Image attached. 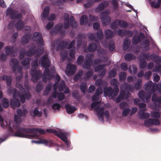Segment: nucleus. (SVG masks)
<instances>
[{"instance_id":"obj_1","label":"nucleus","mask_w":161,"mask_h":161,"mask_svg":"<svg viewBox=\"0 0 161 161\" xmlns=\"http://www.w3.org/2000/svg\"><path fill=\"white\" fill-rule=\"evenodd\" d=\"M15 123L12 121H9L8 123L4 121L3 119L0 116V122L1 126L3 128L6 127L9 131L13 132H15V136L25 137L27 138H37L38 135V133L43 134L47 132L48 133H55V135L58 136L62 141H64L66 145L69 146L70 142L67 140L66 137L67 133L61 130L56 131L54 130L51 129H47L46 130L39 128L31 129H19V124L21 122L20 117L16 115H14Z\"/></svg>"},{"instance_id":"obj_2","label":"nucleus","mask_w":161,"mask_h":161,"mask_svg":"<svg viewBox=\"0 0 161 161\" xmlns=\"http://www.w3.org/2000/svg\"><path fill=\"white\" fill-rule=\"evenodd\" d=\"M20 89L22 92L21 94L16 92V90H14V94L13 95V97L14 100H12L11 103V105L13 108H15L16 107H19L20 105V103L19 101L17 99V96H19L20 100L22 103L25 102V97L26 99H28L31 97L30 93L28 92L25 93V90L21 85Z\"/></svg>"},{"instance_id":"obj_3","label":"nucleus","mask_w":161,"mask_h":161,"mask_svg":"<svg viewBox=\"0 0 161 161\" xmlns=\"http://www.w3.org/2000/svg\"><path fill=\"white\" fill-rule=\"evenodd\" d=\"M104 106V104L99 102H93L91 105V108L96 111L97 113L99 119L101 121L103 120V118L104 116L108 118V111L103 112Z\"/></svg>"},{"instance_id":"obj_4","label":"nucleus","mask_w":161,"mask_h":161,"mask_svg":"<svg viewBox=\"0 0 161 161\" xmlns=\"http://www.w3.org/2000/svg\"><path fill=\"white\" fill-rule=\"evenodd\" d=\"M40 63H41L42 66L46 67L45 69L44 76L43 78V81L45 82H46V78H47L48 79H49L51 78V77L50 73L47 68V67L49 66L50 65V61L46 56H44L41 59L40 61Z\"/></svg>"},{"instance_id":"obj_5","label":"nucleus","mask_w":161,"mask_h":161,"mask_svg":"<svg viewBox=\"0 0 161 161\" xmlns=\"http://www.w3.org/2000/svg\"><path fill=\"white\" fill-rule=\"evenodd\" d=\"M33 39L34 41H37V43L38 46L40 47L41 48V49L37 50V53L36 52L35 53L40 54L43 51V48L42 47L43 45V43L42 38V36L41 34L35 32L33 35Z\"/></svg>"},{"instance_id":"obj_6","label":"nucleus","mask_w":161,"mask_h":161,"mask_svg":"<svg viewBox=\"0 0 161 161\" xmlns=\"http://www.w3.org/2000/svg\"><path fill=\"white\" fill-rule=\"evenodd\" d=\"M64 23L63 25H58L56 26L55 28L54 32L55 33H57L59 32L61 30H62L63 28H67L69 26V20L68 15L67 14H64Z\"/></svg>"},{"instance_id":"obj_7","label":"nucleus","mask_w":161,"mask_h":161,"mask_svg":"<svg viewBox=\"0 0 161 161\" xmlns=\"http://www.w3.org/2000/svg\"><path fill=\"white\" fill-rule=\"evenodd\" d=\"M60 80V77L58 75H57L56 80V81L55 84L53 85V89L54 90V92L52 94V96L54 98H58V100L59 101L62 100L64 98V95L62 93H61L59 94H56L57 87L56 85L57 84V82L59 81Z\"/></svg>"},{"instance_id":"obj_8","label":"nucleus","mask_w":161,"mask_h":161,"mask_svg":"<svg viewBox=\"0 0 161 161\" xmlns=\"http://www.w3.org/2000/svg\"><path fill=\"white\" fill-rule=\"evenodd\" d=\"M119 88L116 87L114 91H112L111 87H109L105 88L104 89V95L105 97L108 96L109 97H111L114 98L118 94Z\"/></svg>"},{"instance_id":"obj_9","label":"nucleus","mask_w":161,"mask_h":161,"mask_svg":"<svg viewBox=\"0 0 161 161\" xmlns=\"http://www.w3.org/2000/svg\"><path fill=\"white\" fill-rule=\"evenodd\" d=\"M158 86L156 84H153L152 81H148L145 85V88L146 90L150 89H151L152 92L155 91L157 89L158 92H161V84L160 86V88L158 89Z\"/></svg>"},{"instance_id":"obj_10","label":"nucleus","mask_w":161,"mask_h":161,"mask_svg":"<svg viewBox=\"0 0 161 161\" xmlns=\"http://www.w3.org/2000/svg\"><path fill=\"white\" fill-rule=\"evenodd\" d=\"M138 96L143 101L147 102L150 100L151 94L150 93H148L147 94H144L143 91H141L138 93Z\"/></svg>"},{"instance_id":"obj_11","label":"nucleus","mask_w":161,"mask_h":161,"mask_svg":"<svg viewBox=\"0 0 161 161\" xmlns=\"http://www.w3.org/2000/svg\"><path fill=\"white\" fill-rule=\"evenodd\" d=\"M31 142L32 143H34L38 144H43L48 146H50L52 143L51 140L47 141L41 138H39L38 140H32Z\"/></svg>"},{"instance_id":"obj_12","label":"nucleus","mask_w":161,"mask_h":161,"mask_svg":"<svg viewBox=\"0 0 161 161\" xmlns=\"http://www.w3.org/2000/svg\"><path fill=\"white\" fill-rule=\"evenodd\" d=\"M76 69V67L75 66L70 64H68L67 65L65 72L67 75H69L73 74Z\"/></svg>"},{"instance_id":"obj_13","label":"nucleus","mask_w":161,"mask_h":161,"mask_svg":"<svg viewBox=\"0 0 161 161\" xmlns=\"http://www.w3.org/2000/svg\"><path fill=\"white\" fill-rule=\"evenodd\" d=\"M7 14H9L11 18L13 19H20L21 18V14L16 15V13L14 11L11 9H8L7 11Z\"/></svg>"},{"instance_id":"obj_14","label":"nucleus","mask_w":161,"mask_h":161,"mask_svg":"<svg viewBox=\"0 0 161 161\" xmlns=\"http://www.w3.org/2000/svg\"><path fill=\"white\" fill-rule=\"evenodd\" d=\"M152 100L155 104V106L154 108L152 107L154 109H156L161 104V97H158L155 94H153Z\"/></svg>"},{"instance_id":"obj_15","label":"nucleus","mask_w":161,"mask_h":161,"mask_svg":"<svg viewBox=\"0 0 161 161\" xmlns=\"http://www.w3.org/2000/svg\"><path fill=\"white\" fill-rule=\"evenodd\" d=\"M159 124V121L157 119H149L145 121L144 124L147 126L151 125H158Z\"/></svg>"},{"instance_id":"obj_16","label":"nucleus","mask_w":161,"mask_h":161,"mask_svg":"<svg viewBox=\"0 0 161 161\" xmlns=\"http://www.w3.org/2000/svg\"><path fill=\"white\" fill-rule=\"evenodd\" d=\"M60 85L58 88L59 91H63L65 93H68L69 92L68 89L65 86L64 81L61 82Z\"/></svg>"},{"instance_id":"obj_17","label":"nucleus","mask_w":161,"mask_h":161,"mask_svg":"<svg viewBox=\"0 0 161 161\" xmlns=\"http://www.w3.org/2000/svg\"><path fill=\"white\" fill-rule=\"evenodd\" d=\"M65 108L67 113L69 114H72L76 110L74 106H71L69 104L65 105Z\"/></svg>"},{"instance_id":"obj_18","label":"nucleus","mask_w":161,"mask_h":161,"mask_svg":"<svg viewBox=\"0 0 161 161\" xmlns=\"http://www.w3.org/2000/svg\"><path fill=\"white\" fill-rule=\"evenodd\" d=\"M103 92L102 89L100 88L98 89L96 91V95L93 96L92 97V100L93 101H96L99 100L98 95L101 94Z\"/></svg>"},{"instance_id":"obj_19","label":"nucleus","mask_w":161,"mask_h":161,"mask_svg":"<svg viewBox=\"0 0 161 161\" xmlns=\"http://www.w3.org/2000/svg\"><path fill=\"white\" fill-rule=\"evenodd\" d=\"M138 114L139 117L142 119H146L150 116L149 114L145 113L143 110H141L138 112Z\"/></svg>"},{"instance_id":"obj_20","label":"nucleus","mask_w":161,"mask_h":161,"mask_svg":"<svg viewBox=\"0 0 161 161\" xmlns=\"http://www.w3.org/2000/svg\"><path fill=\"white\" fill-rule=\"evenodd\" d=\"M121 92L120 93L119 96L118 97L116 100V102L117 103L119 102L120 99L122 98H126L127 97H129L130 96V94L129 93H127V95H126L125 92Z\"/></svg>"},{"instance_id":"obj_21","label":"nucleus","mask_w":161,"mask_h":161,"mask_svg":"<svg viewBox=\"0 0 161 161\" xmlns=\"http://www.w3.org/2000/svg\"><path fill=\"white\" fill-rule=\"evenodd\" d=\"M108 5V3L106 2H103L99 5V6L96 9L97 11H99L103 9Z\"/></svg>"},{"instance_id":"obj_22","label":"nucleus","mask_w":161,"mask_h":161,"mask_svg":"<svg viewBox=\"0 0 161 161\" xmlns=\"http://www.w3.org/2000/svg\"><path fill=\"white\" fill-rule=\"evenodd\" d=\"M95 70L96 71H100V72H102V75H103L105 74V73L106 72L104 67L103 65H99L97 67L95 68Z\"/></svg>"},{"instance_id":"obj_23","label":"nucleus","mask_w":161,"mask_h":161,"mask_svg":"<svg viewBox=\"0 0 161 161\" xmlns=\"http://www.w3.org/2000/svg\"><path fill=\"white\" fill-rule=\"evenodd\" d=\"M10 64L13 67V69H14L17 67L18 65V62L17 60L15 58L12 59L11 61Z\"/></svg>"},{"instance_id":"obj_24","label":"nucleus","mask_w":161,"mask_h":161,"mask_svg":"<svg viewBox=\"0 0 161 161\" xmlns=\"http://www.w3.org/2000/svg\"><path fill=\"white\" fill-rule=\"evenodd\" d=\"M49 8L48 7H46L44 8L43 12L42 14L43 18H45L47 17L49 13Z\"/></svg>"},{"instance_id":"obj_25","label":"nucleus","mask_w":161,"mask_h":161,"mask_svg":"<svg viewBox=\"0 0 161 161\" xmlns=\"http://www.w3.org/2000/svg\"><path fill=\"white\" fill-rule=\"evenodd\" d=\"M130 43V41L128 39H126L125 40L123 44V48L125 50L127 48Z\"/></svg>"},{"instance_id":"obj_26","label":"nucleus","mask_w":161,"mask_h":161,"mask_svg":"<svg viewBox=\"0 0 161 161\" xmlns=\"http://www.w3.org/2000/svg\"><path fill=\"white\" fill-rule=\"evenodd\" d=\"M151 115L152 117L155 118H158L160 117V113L157 112L153 111L151 112Z\"/></svg>"},{"instance_id":"obj_27","label":"nucleus","mask_w":161,"mask_h":161,"mask_svg":"<svg viewBox=\"0 0 161 161\" xmlns=\"http://www.w3.org/2000/svg\"><path fill=\"white\" fill-rule=\"evenodd\" d=\"M118 34L119 35L122 36L124 34H126L127 36H131L132 35V32L130 31H127L125 32L124 34L123 33V31L121 30H119L118 31Z\"/></svg>"},{"instance_id":"obj_28","label":"nucleus","mask_w":161,"mask_h":161,"mask_svg":"<svg viewBox=\"0 0 161 161\" xmlns=\"http://www.w3.org/2000/svg\"><path fill=\"white\" fill-rule=\"evenodd\" d=\"M105 34L107 38H109L113 36V33L110 30H107L105 32Z\"/></svg>"},{"instance_id":"obj_29","label":"nucleus","mask_w":161,"mask_h":161,"mask_svg":"<svg viewBox=\"0 0 161 161\" xmlns=\"http://www.w3.org/2000/svg\"><path fill=\"white\" fill-rule=\"evenodd\" d=\"M32 116L37 115L38 116H41L42 114V113L41 112H39L36 108L35 109L33 112V114H31Z\"/></svg>"},{"instance_id":"obj_30","label":"nucleus","mask_w":161,"mask_h":161,"mask_svg":"<svg viewBox=\"0 0 161 161\" xmlns=\"http://www.w3.org/2000/svg\"><path fill=\"white\" fill-rule=\"evenodd\" d=\"M161 3V0H158V2L155 3V2H152L151 3V6L154 8H158L160 6V3Z\"/></svg>"},{"instance_id":"obj_31","label":"nucleus","mask_w":161,"mask_h":161,"mask_svg":"<svg viewBox=\"0 0 161 161\" xmlns=\"http://www.w3.org/2000/svg\"><path fill=\"white\" fill-rule=\"evenodd\" d=\"M119 79L121 81L124 80L126 77V74L125 72H121L119 75Z\"/></svg>"},{"instance_id":"obj_32","label":"nucleus","mask_w":161,"mask_h":161,"mask_svg":"<svg viewBox=\"0 0 161 161\" xmlns=\"http://www.w3.org/2000/svg\"><path fill=\"white\" fill-rule=\"evenodd\" d=\"M70 25L72 27H75L77 24L74 19V18L73 17H71L70 18Z\"/></svg>"},{"instance_id":"obj_33","label":"nucleus","mask_w":161,"mask_h":161,"mask_svg":"<svg viewBox=\"0 0 161 161\" xmlns=\"http://www.w3.org/2000/svg\"><path fill=\"white\" fill-rule=\"evenodd\" d=\"M117 23H118L119 25L121 27H125L127 25L126 23L123 21H120L119 22L117 21H116L115 24Z\"/></svg>"},{"instance_id":"obj_34","label":"nucleus","mask_w":161,"mask_h":161,"mask_svg":"<svg viewBox=\"0 0 161 161\" xmlns=\"http://www.w3.org/2000/svg\"><path fill=\"white\" fill-rule=\"evenodd\" d=\"M130 109L129 108H126L123 109L122 115L123 116H126L129 114Z\"/></svg>"},{"instance_id":"obj_35","label":"nucleus","mask_w":161,"mask_h":161,"mask_svg":"<svg viewBox=\"0 0 161 161\" xmlns=\"http://www.w3.org/2000/svg\"><path fill=\"white\" fill-rule=\"evenodd\" d=\"M86 15H83L81 17L80 19V24L81 25L85 24L86 22Z\"/></svg>"},{"instance_id":"obj_36","label":"nucleus","mask_w":161,"mask_h":161,"mask_svg":"<svg viewBox=\"0 0 161 161\" xmlns=\"http://www.w3.org/2000/svg\"><path fill=\"white\" fill-rule=\"evenodd\" d=\"M97 49L96 46L95 44H92L90 45L89 47V51H93Z\"/></svg>"},{"instance_id":"obj_37","label":"nucleus","mask_w":161,"mask_h":161,"mask_svg":"<svg viewBox=\"0 0 161 161\" xmlns=\"http://www.w3.org/2000/svg\"><path fill=\"white\" fill-rule=\"evenodd\" d=\"M125 59L127 60H131L134 58L133 55L130 54H126L125 56Z\"/></svg>"},{"instance_id":"obj_38","label":"nucleus","mask_w":161,"mask_h":161,"mask_svg":"<svg viewBox=\"0 0 161 161\" xmlns=\"http://www.w3.org/2000/svg\"><path fill=\"white\" fill-rule=\"evenodd\" d=\"M91 63V60L90 59L88 60L87 61H86L83 65V67L84 68H88V67L90 66Z\"/></svg>"},{"instance_id":"obj_39","label":"nucleus","mask_w":161,"mask_h":161,"mask_svg":"<svg viewBox=\"0 0 161 161\" xmlns=\"http://www.w3.org/2000/svg\"><path fill=\"white\" fill-rule=\"evenodd\" d=\"M29 40V36H25L22 38V43L25 44Z\"/></svg>"},{"instance_id":"obj_40","label":"nucleus","mask_w":161,"mask_h":161,"mask_svg":"<svg viewBox=\"0 0 161 161\" xmlns=\"http://www.w3.org/2000/svg\"><path fill=\"white\" fill-rule=\"evenodd\" d=\"M26 112V110H24L23 111L20 109H19L17 111V114L20 116H21L24 115Z\"/></svg>"},{"instance_id":"obj_41","label":"nucleus","mask_w":161,"mask_h":161,"mask_svg":"<svg viewBox=\"0 0 161 161\" xmlns=\"http://www.w3.org/2000/svg\"><path fill=\"white\" fill-rule=\"evenodd\" d=\"M67 53L65 51H63L60 53V56L63 60H64L66 57Z\"/></svg>"},{"instance_id":"obj_42","label":"nucleus","mask_w":161,"mask_h":161,"mask_svg":"<svg viewBox=\"0 0 161 161\" xmlns=\"http://www.w3.org/2000/svg\"><path fill=\"white\" fill-rule=\"evenodd\" d=\"M80 88L81 91L83 92H85L86 89V85L84 83L81 84L80 85Z\"/></svg>"},{"instance_id":"obj_43","label":"nucleus","mask_w":161,"mask_h":161,"mask_svg":"<svg viewBox=\"0 0 161 161\" xmlns=\"http://www.w3.org/2000/svg\"><path fill=\"white\" fill-rule=\"evenodd\" d=\"M60 108V105L58 103H54L52 106L54 110L59 109Z\"/></svg>"},{"instance_id":"obj_44","label":"nucleus","mask_w":161,"mask_h":161,"mask_svg":"<svg viewBox=\"0 0 161 161\" xmlns=\"http://www.w3.org/2000/svg\"><path fill=\"white\" fill-rule=\"evenodd\" d=\"M23 25V23L21 21H19L16 25V26L18 29H19L21 28Z\"/></svg>"},{"instance_id":"obj_45","label":"nucleus","mask_w":161,"mask_h":161,"mask_svg":"<svg viewBox=\"0 0 161 161\" xmlns=\"http://www.w3.org/2000/svg\"><path fill=\"white\" fill-rule=\"evenodd\" d=\"M8 103L7 100L5 98H4L3 100V105L5 108H7L8 106Z\"/></svg>"},{"instance_id":"obj_46","label":"nucleus","mask_w":161,"mask_h":161,"mask_svg":"<svg viewBox=\"0 0 161 161\" xmlns=\"http://www.w3.org/2000/svg\"><path fill=\"white\" fill-rule=\"evenodd\" d=\"M140 39L139 37H136V36L134 37L133 39V43L134 44H136L139 41Z\"/></svg>"},{"instance_id":"obj_47","label":"nucleus","mask_w":161,"mask_h":161,"mask_svg":"<svg viewBox=\"0 0 161 161\" xmlns=\"http://www.w3.org/2000/svg\"><path fill=\"white\" fill-rule=\"evenodd\" d=\"M29 60L28 58L25 59V60H23L22 62V64L23 66L28 65L29 63Z\"/></svg>"},{"instance_id":"obj_48","label":"nucleus","mask_w":161,"mask_h":161,"mask_svg":"<svg viewBox=\"0 0 161 161\" xmlns=\"http://www.w3.org/2000/svg\"><path fill=\"white\" fill-rule=\"evenodd\" d=\"M121 68L123 70H126L127 68L126 64L125 63H122L121 65Z\"/></svg>"},{"instance_id":"obj_49","label":"nucleus","mask_w":161,"mask_h":161,"mask_svg":"<svg viewBox=\"0 0 161 161\" xmlns=\"http://www.w3.org/2000/svg\"><path fill=\"white\" fill-rule=\"evenodd\" d=\"M97 36L99 39L100 40L103 36V34L101 31L100 30L98 31Z\"/></svg>"},{"instance_id":"obj_50","label":"nucleus","mask_w":161,"mask_h":161,"mask_svg":"<svg viewBox=\"0 0 161 161\" xmlns=\"http://www.w3.org/2000/svg\"><path fill=\"white\" fill-rule=\"evenodd\" d=\"M31 74L32 75L33 78H36L37 79L38 78L39 76L38 75H36V71H32L31 72Z\"/></svg>"},{"instance_id":"obj_51","label":"nucleus","mask_w":161,"mask_h":161,"mask_svg":"<svg viewBox=\"0 0 161 161\" xmlns=\"http://www.w3.org/2000/svg\"><path fill=\"white\" fill-rule=\"evenodd\" d=\"M83 59V57L82 56H79L77 60V63L79 64H81Z\"/></svg>"},{"instance_id":"obj_52","label":"nucleus","mask_w":161,"mask_h":161,"mask_svg":"<svg viewBox=\"0 0 161 161\" xmlns=\"http://www.w3.org/2000/svg\"><path fill=\"white\" fill-rule=\"evenodd\" d=\"M146 64V62L144 61H141L140 64V66L141 68H143L145 67Z\"/></svg>"},{"instance_id":"obj_53","label":"nucleus","mask_w":161,"mask_h":161,"mask_svg":"<svg viewBox=\"0 0 161 161\" xmlns=\"http://www.w3.org/2000/svg\"><path fill=\"white\" fill-rule=\"evenodd\" d=\"M12 49L8 47H7L5 49V52L7 54H9L11 53L12 52Z\"/></svg>"},{"instance_id":"obj_54","label":"nucleus","mask_w":161,"mask_h":161,"mask_svg":"<svg viewBox=\"0 0 161 161\" xmlns=\"http://www.w3.org/2000/svg\"><path fill=\"white\" fill-rule=\"evenodd\" d=\"M116 75V71L115 70H112L109 74L110 77H114Z\"/></svg>"},{"instance_id":"obj_55","label":"nucleus","mask_w":161,"mask_h":161,"mask_svg":"<svg viewBox=\"0 0 161 161\" xmlns=\"http://www.w3.org/2000/svg\"><path fill=\"white\" fill-rule=\"evenodd\" d=\"M51 88V86H47L46 89L44 93L45 95H47L48 92L50 91Z\"/></svg>"},{"instance_id":"obj_56","label":"nucleus","mask_w":161,"mask_h":161,"mask_svg":"<svg viewBox=\"0 0 161 161\" xmlns=\"http://www.w3.org/2000/svg\"><path fill=\"white\" fill-rule=\"evenodd\" d=\"M144 46L145 48L144 50L146 51L148 50L149 47V42L148 41H146L145 45H144Z\"/></svg>"},{"instance_id":"obj_57","label":"nucleus","mask_w":161,"mask_h":161,"mask_svg":"<svg viewBox=\"0 0 161 161\" xmlns=\"http://www.w3.org/2000/svg\"><path fill=\"white\" fill-rule=\"evenodd\" d=\"M112 3L114 7V8H116L118 6L116 1L115 0H112Z\"/></svg>"},{"instance_id":"obj_58","label":"nucleus","mask_w":161,"mask_h":161,"mask_svg":"<svg viewBox=\"0 0 161 161\" xmlns=\"http://www.w3.org/2000/svg\"><path fill=\"white\" fill-rule=\"evenodd\" d=\"M115 48L114 44L112 43L109 46V49L110 51H112L114 50Z\"/></svg>"},{"instance_id":"obj_59","label":"nucleus","mask_w":161,"mask_h":161,"mask_svg":"<svg viewBox=\"0 0 161 161\" xmlns=\"http://www.w3.org/2000/svg\"><path fill=\"white\" fill-rule=\"evenodd\" d=\"M137 111V108H133L132 109L130 114L132 115L135 113Z\"/></svg>"},{"instance_id":"obj_60","label":"nucleus","mask_w":161,"mask_h":161,"mask_svg":"<svg viewBox=\"0 0 161 161\" xmlns=\"http://www.w3.org/2000/svg\"><path fill=\"white\" fill-rule=\"evenodd\" d=\"M53 23L52 22H49L47 25V28L48 29H50L53 25Z\"/></svg>"},{"instance_id":"obj_61","label":"nucleus","mask_w":161,"mask_h":161,"mask_svg":"<svg viewBox=\"0 0 161 161\" xmlns=\"http://www.w3.org/2000/svg\"><path fill=\"white\" fill-rule=\"evenodd\" d=\"M127 104L125 103H121L119 106V107L121 108H123L126 106Z\"/></svg>"},{"instance_id":"obj_62","label":"nucleus","mask_w":161,"mask_h":161,"mask_svg":"<svg viewBox=\"0 0 161 161\" xmlns=\"http://www.w3.org/2000/svg\"><path fill=\"white\" fill-rule=\"evenodd\" d=\"M3 80L6 79V80L7 84H8V83H9V82H10L11 80L10 78H8L6 76H4L3 78Z\"/></svg>"},{"instance_id":"obj_63","label":"nucleus","mask_w":161,"mask_h":161,"mask_svg":"<svg viewBox=\"0 0 161 161\" xmlns=\"http://www.w3.org/2000/svg\"><path fill=\"white\" fill-rule=\"evenodd\" d=\"M0 6L3 7H6L3 0H0Z\"/></svg>"},{"instance_id":"obj_64","label":"nucleus","mask_w":161,"mask_h":161,"mask_svg":"<svg viewBox=\"0 0 161 161\" xmlns=\"http://www.w3.org/2000/svg\"><path fill=\"white\" fill-rule=\"evenodd\" d=\"M154 81H157L160 79V77L158 75H156L154 76Z\"/></svg>"}]
</instances>
